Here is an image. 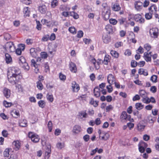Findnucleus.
<instances>
[{
  "instance_id": "47",
  "label": "nucleus",
  "mask_w": 159,
  "mask_h": 159,
  "mask_svg": "<svg viewBox=\"0 0 159 159\" xmlns=\"http://www.w3.org/2000/svg\"><path fill=\"white\" fill-rule=\"evenodd\" d=\"M69 31L71 33L74 34L76 33V30L74 27H71L69 28Z\"/></svg>"
},
{
  "instance_id": "37",
  "label": "nucleus",
  "mask_w": 159,
  "mask_h": 159,
  "mask_svg": "<svg viewBox=\"0 0 159 159\" xmlns=\"http://www.w3.org/2000/svg\"><path fill=\"white\" fill-rule=\"evenodd\" d=\"M90 103L93 105L94 107H96L98 105V102L97 101H94L93 98H91L90 102Z\"/></svg>"
},
{
  "instance_id": "57",
  "label": "nucleus",
  "mask_w": 159,
  "mask_h": 159,
  "mask_svg": "<svg viewBox=\"0 0 159 159\" xmlns=\"http://www.w3.org/2000/svg\"><path fill=\"white\" fill-rule=\"evenodd\" d=\"M2 134L4 137H7L8 135V133L7 130H4L2 131Z\"/></svg>"
},
{
  "instance_id": "59",
  "label": "nucleus",
  "mask_w": 159,
  "mask_h": 159,
  "mask_svg": "<svg viewBox=\"0 0 159 159\" xmlns=\"http://www.w3.org/2000/svg\"><path fill=\"white\" fill-rule=\"evenodd\" d=\"M144 48L147 50L148 51H149L151 49V46L148 44H146L144 46Z\"/></svg>"
},
{
  "instance_id": "23",
  "label": "nucleus",
  "mask_w": 159,
  "mask_h": 159,
  "mask_svg": "<svg viewBox=\"0 0 159 159\" xmlns=\"http://www.w3.org/2000/svg\"><path fill=\"white\" fill-rule=\"evenodd\" d=\"M105 29L107 31L108 34H110L112 32L113 29L111 25H107L106 26Z\"/></svg>"
},
{
  "instance_id": "31",
  "label": "nucleus",
  "mask_w": 159,
  "mask_h": 159,
  "mask_svg": "<svg viewBox=\"0 0 159 159\" xmlns=\"http://www.w3.org/2000/svg\"><path fill=\"white\" fill-rule=\"evenodd\" d=\"M3 104L6 107H10L13 105L12 103L11 102H8L5 100L3 101Z\"/></svg>"
},
{
  "instance_id": "1",
  "label": "nucleus",
  "mask_w": 159,
  "mask_h": 159,
  "mask_svg": "<svg viewBox=\"0 0 159 159\" xmlns=\"http://www.w3.org/2000/svg\"><path fill=\"white\" fill-rule=\"evenodd\" d=\"M15 47L13 43L11 42H7L3 46V48L6 51L9 50L11 52H13L15 51Z\"/></svg>"
},
{
  "instance_id": "35",
  "label": "nucleus",
  "mask_w": 159,
  "mask_h": 159,
  "mask_svg": "<svg viewBox=\"0 0 159 159\" xmlns=\"http://www.w3.org/2000/svg\"><path fill=\"white\" fill-rule=\"evenodd\" d=\"M79 116H82L83 118H86L87 117L88 114L86 112V111H82L79 113Z\"/></svg>"
},
{
  "instance_id": "24",
  "label": "nucleus",
  "mask_w": 159,
  "mask_h": 159,
  "mask_svg": "<svg viewBox=\"0 0 159 159\" xmlns=\"http://www.w3.org/2000/svg\"><path fill=\"white\" fill-rule=\"evenodd\" d=\"M24 70L26 71L29 70L30 67L28 65V64L25 62L24 63L20 65Z\"/></svg>"
},
{
  "instance_id": "12",
  "label": "nucleus",
  "mask_w": 159,
  "mask_h": 159,
  "mask_svg": "<svg viewBox=\"0 0 159 159\" xmlns=\"http://www.w3.org/2000/svg\"><path fill=\"white\" fill-rule=\"evenodd\" d=\"M39 11L42 14L45 13L47 10V7L45 5H42L38 7Z\"/></svg>"
},
{
  "instance_id": "56",
  "label": "nucleus",
  "mask_w": 159,
  "mask_h": 159,
  "mask_svg": "<svg viewBox=\"0 0 159 159\" xmlns=\"http://www.w3.org/2000/svg\"><path fill=\"white\" fill-rule=\"evenodd\" d=\"M36 29L38 30H40L41 29V25L39 21H36Z\"/></svg>"
},
{
  "instance_id": "18",
  "label": "nucleus",
  "mask_w": 159,
  "mask_h": 159,
  "mask_svg": "<svg viewBox=\"0 0 159 159\" xmlns=\"http://www.w3.org/2000/svg\"><path fill=\"white\" fill-rule=\"evenodd\" d=\"M13 146L16 150H19L20 147V145L19 142L18 141H15L13 142L12 143Z\"/></svg>"
},
{
  "instance_id": "39",
  "label": "nucleus",
  "mask_w": 159,
  "mask_h": 159,
  "mask_svg": "<svg viewBox=\"0 0 159 159\" xmlns=\"http://www.w3.org/2000/svg\"><path fill=\"white\" fill-rule=\"evenodd\" d=\"M111 55L115 58H117L119 56V54L116 51L111 50Z\"/></svg>"
},
{
  "instance_id": "9",
  "label": "nucleus",
  "mask_w": 159,
  "mask_h": 159,
  "mask_svg": "<svg viewBox=\"0 0 159 159\" xmlns=\"http://www.w3.org/2000/svg\"><path fill=\"white\" fill-rule=\"evenodd\" d=\"M81 131L82 129L81 126L78 125H76L73 127L72 132L75 134H78Z\"/></svg>"
},
{
  "instance_id": "8",
  "label": "nucleus",
  "mask_w": 159,
  "mask_h": 159,
  "mask_svg": "<svg viewBox=\"0 0 159 159\" xmlns=\"http://www.w3.org/2000/svg\"><path fill=\"white\" fill-rule=\"evenodd\" d=\"M71 84L73 91L74 92H77L80 89L79 84H77L75 81L72 82Z\"/></svg>"
},
{
  "instance_id": "54",
  "label": "nucleus",
  "mask_w": 159,
  "mask_h": 159,
  "mask_svg": "<svg viewBox=\"0 0 159 159\" xmlns=\"http://www.w3.org/2000/svg\"><path fill=\"white\" fill-rule=\"evenodd\" d=\"M59 77L60 80H66V76L65 75L62 74L61 73H60L59 74Z\"/></svg>"
},
{
  "instance_id": "6",
  "label": "nucleus",
  "mask_w": 159,
  "mask_h": 159,
  "mask_svg": "<svg viewBox=\"0 0 159 159\" xmlns=\"http://www.w3.org/2000/svg\"><path fill=\"white\" fill-rule=\"evenodd\" d=\"M134 19L136 22L140 24H142L144 22V19L142 17V16L139 14L135 15L134 16Z\"/></svg>"
},
{
  "instance_id": "61",
  "label": "nucleus",
  "mask_w": 159,
  "mask_h": 159,
  "mask_svg": "<svg viewBox=\"0 0 159 159\" xmlns=\"http://www.w3.org/2000/svg\"><path fill=\"white\" fill-rule=\"evenodd\" d=\"M41 57L44 59L46 58L47 57L48 55L45 52H41Z\"/></svg>"
},
{
  "instance_id": "62",
  "label": "nucleus",
  "mask_w": 159,
  "mask_h": 159,
  "mask_svg": "<svg viewBox=\"0 0 159 159\" xmlns=\"http://www.w3.org/2000/svg\"><path fill=\"white\" fill-rule=\"evenodd\" d=\"M83 35V33L81 30L79 31L77 34V36L78 38H81Z\"/></svg>"
},
{
  "instance_id": "51",
  "label": "nucleus",
  "mask_w": 159,
  "mask_h": 159,
  "mask_svg": "<svg viewBox=\"0 0 159 159\" xmlns=\"http://www.w3.org/2000/svg\"><path fill=\"white\" fill-rule=\"evenodd\" d=\"M157 76L155 75L152 76L150 78V80L153 82L156 83L157 81Z\"/></svg>"
},
{
  "instance_id": "58",
  "label": "nucleus",
  "mask_w": 159,
  "mask_h": 159,
  "mask_svg": "<svg viewBox=\"0 0 159 159\" xmlns=\"http://www.w3.org/2000/svg\"><path fill=\"white\" fill-rule=\"evenodd\" d=\"M58 4V2L57 0H53L51 3V6L53 7H56Z\"/></svg>"
},
{
  "instance_id": "64",
  "label": "nucleus",
  "mask_w": 159,
  "mask_h": 159,
  "mask_svg": "<svg viewBox=\"0 0 159 159\" xmlns=\"http://www.w3.org/2000/svg\"><path fill=\"white\" fill-rule=\"evenodd\" d=\"M18 156L16 154L11 155L8 159H17Z\"/></svg>"
},
{
  "instance_id": "44",
  "label": "nucleus",
  "mask_w": 159,
  "mask_h": 159,
  "mask_svg": "<svg viewBox=\"0 0 159 159\" xmlns=\"http://www.w3.org/2000/svg\"><path fill=\"white\" fill-rule=\"evenodd\" d=\"M139 94L140 96L143 98L146 97V92L143 90H140L139 92Z\"/></svg>"
},
{
  "instance_id": "32",
  "label": "nucleus",
  "mask_w": 159,
  "mask_h": 159,
  "mask_svg": "<svg viewBox=\"0 0 159 159\" xmlns=\"http://www.w3.org/2000/svg\"><path fill=\"white\" fill-rule=\"evenodd\" d=\"M103 42L105 43H107L110 41V37L107 36H103L102 37Z\"/></svg>"
},
{
  "instance_id": "25",
  "label": "nucleus",
  "mask_w": 159,
  "mask_h": 159,
  "mask_svg": "<svg viewBox=\"0 0 159 159\" xmlns=\"http://www.w3.org/2000/svg\"><path fill=\"white\" fill-rule=\"evenodd\" d=\"M11 150V148H6L3 152V155L4 157H8L9 156L10 154L9 152L10 150Z\"/></svg>"
},
{
  "instance_id": "2",
  "label": "nucleus",
  "mask_w": 159,
  "mask_h": 159,
  "mask_svg": "<svg viewBox=\"0 0 159 159\" xmlns=\"http://www.w3.org/2000/svg\"><path fill=\"white\" fill-rule=\"evenodd\" d=\"M9 71L11 72L12 75H15L19 77L20 78L19 75L20 74L21 72L20 69L18 67H11Z\"/></svg>"
},
{
  "instance_id": "36",
  "label": "nucleus",
  "mask_w": 159,
  "mask_h": 159,
  "mask_svg": "<svg viewBox=\"0 0 159 159\" xmlns=\"http://www.w3.org/2000/svg\"><path fill=\"white\" fill-rule=\"evenodd\" d=\"M141 146L146 148L148 147V144L145 142L143 141H141L139 143L138 146Z\"/></svg>"
},
{
  "instance_id": "4",
  "label": "nucleus",
  "mask_w": 159,
  "mask_h": 159,
  "mask_svg": "<svg viewBox=\"0 0 159 159\" xmlns=\"http://www.w3.org/2000/svg\"><path fill=\"white\" fill-rule=\"evenodd\" d=\"M19 77L18 76L12 75V76L8 75V79L9 81L13 85L16 84L19 81V79H17V78Z\"/></svg>"
},
{
  "instance_id": "13",
  "label": "nucleus",
  "mask_w": 159,
  "mask_h": 159,
  "mask_svg": "<svg viewBox=\"0 0 159 159\" xmlns=\"http://www.w3.org/2000/svg\"><path fill=\"white\" fill-rule=\"evenodd\" d=\"M51 152V147L50 146L47 147L46 149L45 154V159H48L50 156Z\"/></svg>"
},
{
  "instance_id": "38",
  "label": "nucleus",
  "mask_w": 159,
  "mask_h": 159,
  "mask_svg": "<svg viewBox=\"0 0 159 159\" xmlns=\"http://www.w3.org/2000/svg\"><path fill=\"white\" fill-rule=\"evenodd\" d=\"M154 117H153L152 116L150 115L148 117L147 119L149 123H153L154 122Z\"/></svg>"
},
{
  "instance_id": "27",
  "label": "nucleus",
  "mask_w": 159,
  "mask_h": 159,
  "mask_svg": "<svg viewBox=\"0 0 159 159\" xmlns=\"http://www.w3.org/2000/svg\"><path fill=\"white\" fill-rule=\"evenodd\" d=\"M112 8V9L115 11H118L120 9V5L117 3L114 4Z\"/></svg>"
},
{
  "instance_id": "26",
  "label": "nucleus",
  "mask_w": 159,
  "mask_h": 159,
  "mask_svg": "<svg viewBox=\"0 0 159 159\" xmlns=\"http://www.w3.org/2000/svg\"><path fill=\"white\" fill-rule=\"evenodd\" d=\"M135 107L138 110H140L143 108V105L141 103H137L135 105Z\"/></svg>"
},
{
  "instance_id": "17",
  "label": "nucleus",
  "mask_w": 159,
  "mask_h": 159,
  "mask_svg": "<svg viewBox=\"0 0 159 159\" xmlns=\"http://www.w3.org/2000/svg\"><path fill=\"white\" fill-rule=\"evenodd\" d=\"M94 95L97 98L100 96V90L98 87H95L93 90Z\"/></svg>"
},
{
  "instance_id": "52",
  "label": "nucleus",
  "mask_w": 159,
  "mask_h": 159,
  "mask_svg": "<svg viewBox=\"0 0 159 159\" xmlns=\"http://www.w3.org/2000/svg\"><path fill=\"white\" fill-rule=\"evenodd\" d=\"M52 127V124L51 121H50L48 122V127L49 129V132L51 131Z\"/></svg>"
},
{
  "instance_id": "41",
  "label": "nucleus",
  "mask_w": 159,
  "mask_h": 159,
  "mask_svg": "<svg viewBox=\"0 0 159 159\" xmlns=\"http://www.w3.org/2000/svg\"><path fill=\"white\" fill-rule=\"evenodd\" d=\"M37 87L39 89L42 90L43 89V85L40 81L37 82Z\"/></svg>"
},
{
  "instance_id": "10",
  "label": "nucleus",
  "mask_w": 159,
  "mask_h": 159,
  "mask_svg": "<svg viewBox=\"0 0 159 159\" xmlns=\"http://www.w3.org/2000/svg\"><path fill=\"white\" fill-rule=\"evenodd\" d=\"M3 93L4 96L7 98H9L11 96V91L9 89L5 88L4 89Z\"/></svg>"
},
{
  "instance_id": "3",
  "label": "nucleus",
  "mask_w": 159,
  "mask_h": 159,
  "mask_svg": "<svg viewBox=\"0 0 159 159\" xmlns=\"http://www.w3.org/2000/svg\"><path fill=\"white\" fill-rule=\"evenodd\" d=\"M28 137L31 139L32 141L34 143H37L39 141V138L37 134L32 132H29L28 134Z\"/></svg>"
},
{
  "instance_id": "19",
  "label": "nucleus",
  "mask_w": 159,
  "mask_h": 159,
  "mask_svg": "<svg viewBox=\"0 0 159 159\" xmlns=\"http://www.w3.org/2000/svg\"><path fill=\"white\" fill-rule=\"evenodd\" d=\"M151 56L152 55H149V54H148L147 52H145L144 53V57L145 60L147 62L151 61Z\"/></svg>"
},
{
  "instance_id": "46",
  "label": "nucleus",
  "mask_w": 159,
  "mask_h": 159,
  "mask_svg": "<svg viewBox=\"0 0 159 159\" xmlns=\"http://www.w3.org/2000/svg\"><path fill=\"white\" fill-rule=\"evenodd\" d=\"M153 13H152V12H150L149 13H148L145 14V17L146 19L147 20H149L151 19L152 17V14Z\"/></svg>"
},
{
  "instance_id": "28",
  "label": "nucleus",
  "mask_w": 159,
  "mask_h": 159,
  "mask_svg": "<svg viewBox=\"0 0 159 159\" xmlns=\"http://www.w3.org/2000/svg\"><path fill=\"white\" fill-rule=\"evenodd\" d=\"M109 137V135L108 133H103V134H102V136H101V139L103 140H107L108 139Z\"/></svg>"
},
{
  "instance_id": "34",
  "label": "nucleus",
  "mask_w": 159,
  "mask_h": 159,
  "mask_svg": "<svg viewBox=\"0 0 159 159\" xmlns=\"http://www.w3.org/2000/svg\"><path fill=\"white\" fill-rule=\"evenodd\" d=\"M38 105L40 107L44 108L45 106V102L43 100H41L38 102Z\"/></svg>"
},
{
  "instance_id": "45",
  "label": "nucleus",
  "mask_w": 159,
  "mask_h": 159,
  "mask_svg": "<svg viewBox=\"0 0 159 159\" xmlns=\"http://www.w3.org/2000/svg\"><path fill=\"white\" fill-rule=\"evenodd\" d=\"M126 19L124 18H121L118 19L117 22H118L120 25H122L125 21Z\"/></svg>"
},
{
  "instance_id": "21",
  "label": "nucleus",
  "mask_w": 159,
  "mask_h": 159,
  "mask_svg": "<svg viewBox=\"0 0 159 159\" xmlns=\"http://www.w3.org/2000/svg\"><path fill=\"white\" fill-rule=\"evenodd\" d=\"M36 51L37 50L34 48H32L30 49V52L33 57H36Z\"/></svg>"
},
{
  "instance_id": "40",
  "label": "nucleus",
  "mask_w": 159,
  "mask_h": 159,
  "mask_svg": "<svg viewBox=\"0 0 159 159\" xmlns=\"http://www.w3.org/2000/svg\"><path fill=\"white\" fill-rule=\"evenodd\" d=\"M137 127L139 130L142 131L144 129L145 126L142 125L140 123H139L137 125Z\"/></svg>"
},
{
  "instance_id": "16",
  "label": "nucleus",
  "mask_w": 159,
  "mask_h": 159,
  "mask_svg": "<svg viewBox=\"0 0 159 159\" xmlns=\"http://www.w3.org/2000/svg\"><path fill=\"white\" fill-rule=\"evenodd\" d=\"M134 5L136 9L138 10L142 9L143 3L140 1H136L135 2Z\"/></svg>"
},
{
  "instance_id": "30",
  "label": "nucleus",
  "mask_w": 159,
  "mask_h": 159,
  "mask_svg": "<svg viewBox=\"0 0 159 159\" xmlns=\"http://www.w3.org/2000/svg\"><path fill=\"white\" fill-rule=\"evenodd\" d=\"M31 66H34V67H38L39 64H38L35 60L34 59H32L31 60Z\"/></svg>"
},
{
  "instance_id": "33",
  "label": "nucleus",
  "mask_w": 159,
  "mask_h": 159,
  "mask_svg": "<svg viewBox=\"0 0 159 159\" xmlns=\"http://www.w3.org/2000/svg\"><path fill=\"white\" fill-rule=\"evenodd\" d=\"M11 114L13 117H16L15 116H19V113L18 111H17L16 110H13L11 111Z\"/></svg>"
},
{
  "instance_id": "55",
  "label": "nucleus",
  "mask_w": 159,
  "mask_h": 159,
  "mask_svg": "<svg viewBox=\"0 0 159 159\" xmlns=\"http://www.w3.org/2000/svg\"><path fill=\"white\" fill-rule=\"evenodd\" d=\"M25 45L23 44H20L18 45V48L23 51L25 49Z\"/></svg>"
},
{
  "instance_id": "49",
  "label": "nucleus",
  "mask_w": 159,
  "mask_h": 159,
  "mask_svg": "<svg viewBox=\"0 0 159 159\" xmlns=\"http://www.w3.org/2000/svg\"><path fill=\"white\" fill-rule=\"evenodd\" d=\"M24 12L26 16H29L30 11L28 7L24 8Z\"/></svg>"
},
{
  "instance_id": "14",
  "label": "nucleus",
  "mask_w": 159,
  "mask_h": 159,
  "mask_svg": "<svg viewBox=\"0 0 159 159\" xmlns=\"http://www.w3.org/2000/svg\"><path fill=\"white\" fill-rule=\"evenodd\" d=\"M148 10L152 13H155L157 11V7L155 5H153L148 8Z\"/></svg>"
},
{
  "instance_id": "20",
  "label": "nucleus",
  "mask_w": 159,
  "mask_h": 159,
  "mask_svg": "<svg viewBox=\"0 0 159 159\" xmlns=\"http://www.w3.org/2000/svg\"><path fill=\"white\" fill-rule=\"evenodd\" d=\"M155 29H151L150 30L149 33L152 37L155 38L157 36V33L155 31Z\"/></svg>"
},
{
  "instance_id": "5",
  "label": "nucleus",
  "mask_w": 159,
  "mask_h": 159,
  "mask_svg": "<svg viewBox=\"0 0 159 159\" xmlns=\"http://www.w3.org/2000/svg\"><path fill=\"white\" fill-rule=\"evenodd\" d=\"M120 117L123 119L127 120H128L131 122L134 121L133 119L131 118V116L129 115H128L126 112L125 111H123L122 112Z\"/></svg>"
},
{
  "instance_id": "11",
  "label": "nucleus",
  "mask_w": 159,
  "mask_h": 159,
  "mask_svg": "<svg viewBox=\"0 0 159 159\" xmlns=\"http://www.w3.org/2000/svg\"><path fill=\"white\" fill-rule=\"evenodd\" d=\"M69 68L70 70L73 72L76 73L77 71L76 65L72 62H71L70 63Z\"/></svg>"
},
{
  "instance_id": "43",
  "label": "nucleus",
  "mask_w": 159,
  "mask_h": 159,
  "mask_svg": "<svg viewBox=\"0 0 159 159\" xmlns=\"http://www.w3.org/2000/svg\"><path fill=\"white\" fill-rule=\"evenodd\" d=\"M109 56L108 55H106L104 58L103 62L105 65L107 64L108 62L109 61Z\"/></svg>"
},
{
  "instance_id": "63",
  "label": "nucleus",
  "mask_w": 159,
  "mask_h": 159,
  "mask_svg": "<svg viewBox=\"0 0 159 159\" xmlns=\"http://www.w3.org/2000/svg\"><path fill=\"white\" fill-rule=\"evenodd\" d=\"M83 139L85 142H88L89 139V136L88 134H86L83 137Z\"/></svg>"
},
{
  "instance_id": "22",
  "label": "nucleus",
  "mask_w": 159,
  "mask_h": 159,
  "mask_svg": "<svg viewBox=\"0 0 159 159\" xmlns=\"http://www.w3.org/2000/svg\"><path fill=\"white\" fill-rule=\"evenodd\" d=\"M5 59L7 63L8 64L12 61V58L11 56L8 53L5 54Z\"/></svg>"
},
{
  "instance_id": "50",
  "label": "nucleus",
  "mask_w": 159,
  "mask_h": 159,
  "mask_svg": "<svg viewBox=\"0 0 159 159\" xmlns=\"http://www.w3.org/2000/svg\"><path fill=\"white\" fill-rule=\"evenodd\" d=\"M109 21L110 24L113 25H116L117 22V20L113 18L110 19Z\"/></svg>"
},
{
  "instance_id": "29",
  "label": "nucleus",
  "mask_w": 159,
  "mask_h": 159,
  "mask_svg": "<svg viewBox=\"0 0 159 159\" xmlns=\"http://www.w3.org/2000/svg\"><path fill=\"white\" fill-rule=\"evenodd\" d=\"M19 124L20 126L22 127H25L27 126V122L26 120H21Z\"/></svg>"
},
{
  "instance_id": "48",
  "label": "nucleus",
  "mask_w": 159,
  "mask_h": 159,
  "mask_svg": "<svg viewBox=\"0 0 159 159\" xmlns=\"http://www.w3.org/2000/svg\"><path fill=\"white\" fill-rule=\"evenodd\" d=\"M64 147V144L63 143H58L57 144V148L59 149H61Z\"/></svg>"
},
{
  "instance_id": "53",
  "label": "nucleus",
  "mask_w": 159,
  "mask_h": 159,
  "mask_svg": "<svg viewBox=\"0 0 159 159\" xmlns=\"http://www.w3.org/2000/svg\"><path fill=\"white\" fill-rule=\"evenodd\" d=\"M142 101L144 103L147 104L149 103H150L149 98H143L142 99Z\"/></svg>"
},
{
  "instance_id": "7",
  "label": "nucleus",
  "mask_w": 159,
  "mask_h": 159,
  "mask_svg": "<svg viewBox=\"0 0 159 159\" xmlns=\"http://www.w3.org/2000/svg\"><path fill=\"white\" fill-rule=\"evenodd\" d=\"M107 82L109 84V86L111 87V85L113 84L116 81V79L114 76L111 74H109L107 77Z\"/></svg>"
},
{
  "instance_id": "15",
  "label": "nucleus",
  "mask_w": 159,
  "mask_h": 159,
  "mask_svg": "<svg viewBox=\"0 0 159 159\" xmlns=\"http://www.w3.org/2000/svg\"><path fill=\"white\" fill-rule=\"evenodd\" d=\"M138 73L139 74L143 75L144 76H147L148 72L147 70L143 68H140L138 70Z\"/></svg>"
},
{
  "instance_id": "42",
  "label": "nucleus",
  "mask_w": 159,
  "mask_h": 159,
  "mask_svg": "<svg viewBox=\"0 0 159 159\" xmlns=\"http://www.w3.org/2000/svg\"><path fill=\"white\" fill-rule=\"evenodd\" d=\"M25 62L26 61L25 58L23 56L20 57L19 61V64L20 65L22 64L25 63Z\"/></svg>"
},
{
  "instance_id": "60",
  "label": "nucleus",
  "mask_w": 159,
  "mask_h": 159,
  "mask_svg": "<svg viewBox=\"0 0 159 159\" xmlns=\"http://www.w3.org/2000/svg\"><path fill=\"white\" fill-rule=\"evenodd\" d=\"M137 62L134 60H132L131 63V66L133 67H135L137 65Z\"/></svg>"
}]
</instances>
